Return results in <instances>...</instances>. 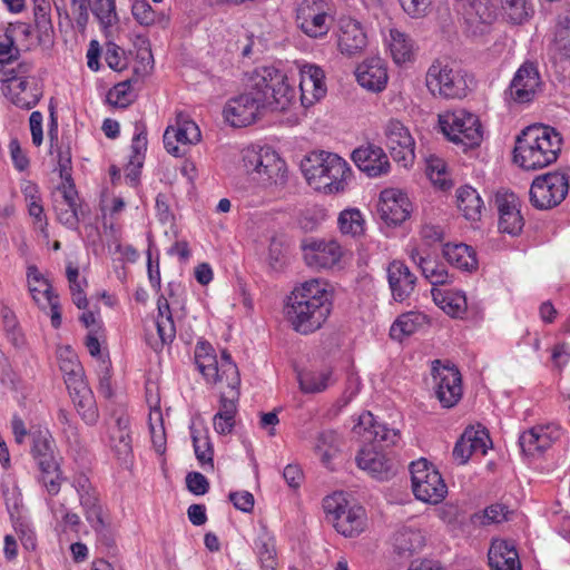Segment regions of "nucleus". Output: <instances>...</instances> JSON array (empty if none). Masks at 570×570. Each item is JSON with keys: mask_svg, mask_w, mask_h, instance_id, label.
Segmentation results:
<instances>
[{"mask_svg": "<svg viewBox=\"0 0 570 570\" xmlns=\"http://www.w3.org/2000/svg\"><path fill=\"white\" fill-rule=\"evenodd\" d=\"M561 145V135L553 127L531 125L517 138L514 161L527 170L544 168L558 159Z\"/></svg>", "mask_w": 570, "mask_h": 570, "instance_id": "7ed1b4c3", "label": "nucleus"}, {"mask_svg": "<svg viewBox=\"0 0 570 570\" xmlns=\"http://www.w3.org/2000/svg\"><path fill=\"white\" fill-rule=\"evenodd\" d=\"M20 57V49L16 45L13 28H6L3 39L0 40V63L10 65Z\"/></svg>", "mask_w": 570, "mask_h": 570, "instance_id": "8fccbe9b", "label": "nucleus"}, {"mask_svg": "<svg viewBox=\"0 0 570 570\" xmlns=\"http://www.w3.org/2000/svg\"><path fill=\"white\" fill-rule=\"evenodd\" d=\"M384 144L394 161L407 168L415 159V141L407 127L397 119H390L384 126Z\"/></svg>", "mask_w": 570, "mask_h": 570, "instance_id": "9b49d317", "label": "nucleus"}, {"mask_svg": "<svg viewBox=\"0 0 570 570\" xmlns=\"http://www.w3.org/2000/svg\"><path fill=\"white\" fill-rule=\"evenodd\" d=\"M110 446L121 462H128L132 453L129 421L127 417H118L116 426L110 434Z\"/></svg>", "mask_w": 570, "mask_h": 570, "instance_id": "c85d7f7f", "label": "nucleus"}, {"mask_svg": "<svg viewBox=\"0 0 570 570\" xmlns=\"http://www.w3.org/2000/svg\"><path fill=\"white\" fill-rule=\"evenodd\" d=\"M511 542L505 540H494L488 552L489 566L491 570H501L500 564L507 558V552Z\"/></svg>", "mask_w": 570, "mask_h": 570, "instance_id": "4d7b16f0", "label": "nucleus"}, {"mask_svg": "<svg viewBox=\"0 0 570 570\" xmlns=\"http://www.w3.org/2000/svg\"><path fill=\"white\" fill-rule=\"evenodd\" d=\"M218 365L219 363L217 361L215 352L197 363V367L199 372L204 375L206 381L214 384L217 383Z\"/></svg>", "mask_w": 570, "mask_h": 570, "instance_id": "0e129e2a", "label": "nucleus"}, {"mask_svg": "<svg viewBox=\"0 0 570 570\" xmlns=\"http://www.w3.org/2000/svg\"><path fill=\"white\" fill-rule=\"evenodd\" d=\"M130 90V81H122L114 87V89L109 92V100L115 106L125 108L130 104V98H128Z\"/></svg>", "mask_w": 570, "mask_h": 570, "instance_id": "338daca9", "label": "nucleus"}, {"mask_svg": "<svg viewBox=\"0 0 570 570\" xmlns=\"http://www.w3.org/2000/svg\"><path fill=\"white\" fill-rule=\"evenodd\" d=\"M470 14H473L480 22L490 23L494 19V11L489 0H468Z\"/></svg>", "mask_w": 570, "mask_h": 570, "instance_id": "bf43d9fd", "label": "nucleus"}, {"mask_svg": "<svg viewBox=\"0 0 570 570\" xmlns=\"http://www.w3.org/2000/svg\"><path fill=\"white\" fill-rule=\"evenodd\" d=\"M176 141L183 145L196 144L200 140V130L196 122L188 119L177 118V127H174Z\"/></svg>", "mask_w": 570, "mask_h": 570, "instance_id": "c03bdc74", "label": "nucleus"}, {"mask_svg": "<svg viewBox=\"0 0 570 570\" xmlns=\"http://www.w3.org/2000/svg\"><path fill=\"white\" fill-rule=\"evenodd\" d=\"M353 432L371 443H377L382 446L395 445L400 440V431L389 429L385 424H381L374 420L371 412H364L358 416L357 424L354 425Z\"/></svg>", "mask_w": 570, "mask_h": 570, "instance_id": "aec40b11", "label": "nucleus"}, {"mask_svg": "<svg viewBox=\"0 0 570 570\" xmlns=\"http://www.w3.org/2000/svg\"><path fill=\"white\" fill-rule=\"evenodd\" d=\"M394 544L400 552H413L422 547L423 538L419 531L403 529L395 533Z\"/></svg>", "mask_w": 570, "mask_h": 570, "instance_id": "de8ad7c7", "label": "nucleus"}, {"mask_svg": "<svg viewBox=\"0 0 570 570\" xmlns=\"http://www.w3.org/2000/svg\"><path fill=\"white\" fill-rule=\"evenodd\" d=\"M306 264L315 268H332L343 256L341 245L334 240H311L303 245Z\"/></svg>", "mask_w": 570, "mask_h": 570, "instance_id": "f3484780", "label": "nucleus"}, {"mask_svg": "<svg viewBox=\"0 0 570 570\" xmlns=\"http://www.w3.org/2000/svg\"><path fill=\"white\" fill-rule=\"evenodd\" d=\"M158 315L156 320V328L160 338V345L171 343L176 336V327L169 303L165 296H159L157 301Z\"/></svg>", "mask_w": 570, "mask_h": 570, "instance_id": "7c9ffc66", "label": "nucleus"}, {"mask_svg": "<svg viewBox=\"0 0 570 570\" xmlns=\"http://www.w3.org/2000/svg\"><path fill=\"white\" fill-rule=\"evenodd\" d=\"M472 434V429H466L454 445L452 454L460 464H465L473 454V443H470Z\"/></svg>", "mask_w": 570, "mask_h": 570, "instance_id": "6e6d98bb", "label": "nucleus"}, {"mask_svg": "<svg viewBox=\"0 0 570 570\" xmlns=\"http://www.w3.org/2000/svg\"><path fill=\"white\" fill-rule=\"evenodd\" d=\"M440 127L449 140L466 148L479 146L483 139L481 122L472 112L458 109L439 117Z\"/></svg>", "mask_w": 570, "mask_h": 570, "instance_id": "0eeeda50", "label": "nucleus"}, {"mask_svg": "<svg viewBox=\"0 0 570 570\" xmlns=\"http://www.w3.org/2000/svg\"><path fill=\"white\" fill-rule=\"evenodd\" d=\"M30 453L38 468L47 466L53 469L56 464L61 462L56 441L47 428L38 426L30 432Z\"/></svg>", "mask_w": 570, "mask_h": 570, "instance_id": "a211bd4d", "label": "nucleus"}, {"mask_svg": "<svg viewBox=\"0 0 570 570\" xmlns=\"http://www.w3.org/2000/svg\"><path fill=\"white\" fill-rule=\"evenodd\" d=\"M456 204L466 219L475 220L480 217L483 202L474 188L470 186L459 188L456 191Z\"/></svg>", "mask_w": 570, "mask_h": 570, "instance_id": "2f4dec72", "label": "nucleus"}, {"mask_svg": "<svg viewBox=\"0 0 570 570\" xmlns=\"http://www.w3.org/2000/svg\"><path fill=\"white\" fill-rule=\"evenodd\" d=\"M441 308L452 317H462L466 312V297L460 292H446L440 301Z\"/></svg>", "mask_w": 570, "mask_h": 570, "instance_id": "37998d69", "label": "nucleus"}, {"mask_svg": "<svg viewBox=\"0 0 570 570\" xmlns=\"http://www.w3.org/2000/svg\"><path fill=\"white\" fill-rule=\"evenodd\" d=\"M435 395L443 407H453L462 397L461 374L455 366L441 365L435 360L432 366Z\"/></svg>", "mask_w": 570, "mask_h": 570, "instance_id": "ddd939ff", "label": "nucleus"}, {"mask_svg": "<svg viewBox=\"0 0 570 570\" xmlns=\"http://www.w3.org/2000/svg\"><path fill=\"white\" fill-rule=\"evenodd\" d=\"M338 227L342 234L357 237L363 235L365 220L357 208L344 209L340 213Z\"/></svg>", "mask_w": 570, "mask_h": 570, "instance_id": "e433bc0d", "label": "nucleus"}, {"mask_svg": "<svg viewBox=\"0 0 570 570\" xmlns=\"http://www.w3.org/2000/svg\"><path fill=\"white\" fill-rule=\"evenodd\" d=\"M124 50L114 42L106 45L105 60L107 65L116 71H120L126 68Z\"/></svg>", "mask_w": 570, "mask_h": 570, "instance_id": "e2e57ef3", "label": "nucleus"}, {"mask_svg": "<svg viewBox=\"0 0 570 570\" xmlns=\"http://www.w3.org/2000/svg\"><path fill=\"white\" fill-rule=\"evenodd\" d=\"M131 12L134 18L141 26H150L155 22V11L147 0H135Z\"/></svg>", "mask_w": 570, "mask_h": 570, "instance_id": "052dcab7", "label": "nucleus"}, {"mask_svg": "<svg viewBox=\"0 0 570 570\" xmlns=\"http://www.w3.org/2000/svg\"><path fill=\"white\" fill-rule=\"evenodd\" d=\"M425 82L433 96L445 99L463 98L469 89L466 73L441 61H435L430 66Z\"/></svg>", "mask_w": 570, "mask_h": 570, "instance_id": "6e6552de", "label": "nucleus"}, {"mask_svg": "<svg viewBox=\"0 0 570 570\" xmlns=\"http://www.w3.org/2000/svg\"><path fill=\"white\" fill-rule=\"evenodd\" d=\"M327 520L336 531L344 537L360 534L365 528V510L357 504H351L343 492H335L323 501Z\"/></svg>", "mask_w": 570, "mask_h": 570, "instance_id": "423d86ee", "label": "nucleus"}, {"mask_svg": "<svg viewBox=\"0 0 570 570\" xmlns=\"http://www.w3.org/2000/svg\"><path fill=\"white\" fill-rule=\"evenodd\" d=\"M303 174L315 190L335 194L344 190L351 174L347 163L336 154L312 153L302 163Z\"/></svg>", "mask_w": 570, "mask_h": 570, "instance_id": "20e7f679", "label": "nucleus"}, {"mask_svg": "<svg viewBox=\"0 0 570 570\" xmlns=\"http://www.w3.org/2000/svg\"><path fill=\"white\" fill-rule=\"evenodd\" d=\"M40 470V482L46 488L50 495H56L61 489L63 481L60 463L56 464L53 469L50 468H38Z\"/></svg>", "mask_w": 570, "mask_h": 570, "instance_id": "603ef678", "label": "nucleus"}, {"mask_svg": "<svg viewBox=\"0 0 570 570\" xmlns=\"http://www.w3.org/2000/svg\"><path fill=\"white\" fill-rule=\"evenodd\" d=\"M410 472L412 490L417 500L438 504L445 498L448 487L442 475L425 459L412 462Z\"/></svg>", "mask_w": 570, "mask_h": 570, "instance_id": "9d476101", "label": "nucleus"}, {"mask_svg": "<svg viewBox=\"0 0 570 570\" xmlns=\"http://www.w3.org/2000/svg\"><path fill=\"white\" fill-rule=\"evenodd\" d=\"M294 98L295 90L285 73L275 67H259L249 76L245 91L226 102L223 114L233 127H245L266 109L286 110Z\"/></svg>", "mask_w": 570, "mask_h": 570, "instance_id": "f257e3e1", "label": "nucleus"}, {"mask_svg": "<svg viewBox=\"0 0 570 570\" xmlns=\"http://www.w3.org/2000/svg\"><path fill=\"white\" fill-rule=\"evenodd\" d=\"M352 159L360 170L370 177H377L386 174L390 169V161L384 150L375 145L360 147L352 153Z\"/></svg>", "mask_w": 570, "mask_h": 570, "instance_id": "b1692460", "label": "nucleus"}, {"mask_svg": "<svg viewBox=\"0 0 570 570\" xmlns=\"http://www.w3.org/2000/svg\"><path fill=\"white\" fill-rule=\"evenodd\" d=\"M243 166L248 174L255 175L264 186L284 185L286 164L269 147H249L243 150Z\"/></svg>", "mask_w": 570, "mask_h": 570, "instance_id": "39448f33", "label": "nucleus"}, {"mask_svg": "<svg viewBox=\"0 0 570 570\" xmlns=\"http://www.w3.org/2000/svg\"><path fill=\"white\" fill-rule=\"evenodd\" d=\"M443 257L451 266L460 271L472 272L478 267L475 250L464 243L445 244Z\"/></svg>", "mask_w": 570, "mask_h": 570, "instance_id": "cd10ccee", "label": "nucleus"}, {"mask_svg": "<svg viewBox=\"0 0 570 570\" xmlns=\"http://www.w3.org/2000/svg\"><path fill=\"white\" fill-rule=\"evenodd\" d=\"M377 212L387 225H399L406 220L412 212V204L400 189H384L380 195Z\"/></svg>", "mask_w": 570, "mask_h": 570, "instance_id": "dca6fc26", "label": "nucleus"}, {"mask_svg": "<svg viewBox=\"0 0 570 570\" xmlns=\"http://www.w3.org/2000/svg\"><path fill=\"white\" fill-rule=\"evenodd\" d=\"M186 485L187 489L196 495H203L209 489V483L206 476L199 472H189L186 475Z\"/></svg>", "mask_w": 570, "mask_h": 570, "instance_id": "774afa93", "label": "nucleus"}, {"mask_svg": "<svg viewBox=\"0 0 570 570\" xmlns=\"http://www.w3.org/2000/svg\"><path fill=\"white\" fill-rule=\"evenodd\" d=\"M158 404L159 400L156 401L154 406L150 405L149 425L153 445L158 454H163L166 450V436L163 426L161 411Z\"/></svg>", "mask_w": 570, "mask_h": 570, "instance_id": "ea45409f", "label": "nucleus"}, {"mask_svg": "<svg viewBox=\"0 0 570 570\" xmlns=\"http://www.w3.org/2000/svg\"><path fill=\"white\" fill-rule=\"evenodd\" d=\"M426 173L433 184L439 185L442 189H448L451 187V184L445 178V164L442 159H429Z\"/></svg>", "mask_w": 570, "mask_h": 570, "instance_id": "5fc2aeb1", "label": "nucleus"}, {"mask_svg": "<svg viewBox=\"0 0 570 570\" xmlns=\"http://www.w3.org/2000/svg\"><path fill=\"white\" fill-rule=\"evenodd\" d=\"M389 47L391 56L397 65L410 61L413 56V41L406 33L397 29L390 30Z\"/></svg>", "mask_w": 570, "mask_h": 570, "instance_id": "473e14b6", "label": "nucleus"}, {"mask_svg": "<svg viewBox=\"0 0 570 570\" xmlns=\"http://www.w3.org/2000/svg\"><path fill=\"white\" fill-rule=\"evenodd\" d=\"M92 12L105 26H111L117 21L115 0H96Z\"/></svg>", "mask_w": 570, "mask_h": 570, "instance_id": "864d4df0", "label": "nucleus"}, {"mask_svg": "<svg viewBox=\"0 0 570 570\" xmlns=\"http://www.w3.org/2000/svg\"><path fill=\"white\" fill-rule=\"evenodd\" d=\"M71 397L82 420L87 424L96 423L98 419V411L90 389L82 391L79 394H75Z\"/></svg>", "mask_w": 570, "mask_h": 570, "instance_id": "a19ab883", "label": "nucleus"}, {"mask_svg": "<svg viewBox=\"0 0 570 570\" xmlns=\"http://www.w3.org/2000/svg\"><path fill=\"white\" fill-rule=\"evenodd\" d=\"M147 149V130L145 124L137 121L135 124V134L131 140V164L144 163L145 151Z\"/></svg>", "mask_w": 570, "mask_h": 570, "instance_id": "3c124183", "label": "nucleus"}, {"mask_svg": "<svg viewBox=\"0 0 570 570\" xmlns=\"http://www.w3.org/2000/svg\"><path fill=\"white\" fill-rule=\"evenodd\" d=\"M309 65H303L299 68V89H301V101L305 107L314 105L321 98H323L326 94V87L313 88L312 86V77Z\"/></svg>", "mask_w": 570, "mask_h": 570, "instance_id": "72a5a7b5", "label": "nucleus"}, {"mask_svg": "<svg viewBox=\"0 0 570 570\" xmlns=\"http://www.w3.org/2000/svg\"><path fill=\"white\" fill-rule=\"evenodd\" d=\"M387 279L396 302L407 299L415 289L416 276L403 262L394 261L389 265Z\"/></svg>", "mask_w": 570, "mask_h": 570, "instance_id": "393cba45", "label": "nucleus"}, {"mask_svg": "<svg viewBox=\"0 0 570 570\" xmlns=\"http://www.w3.org/2000/svg\"><path fill=\"white\" fill-rule=\"evenodd\" d=\"M3 90L10 101L22 109L33 108L42 97L37 82L24 77H8Z\"/></svg>", "mask_w": 570, "mask_h": 570, "instance_id": "412c9836", "label": "nucleus"}, {"mask_svg": "<svg viewBox=\"0 0 570 570\" xmlns=\"http://www.w3.org/2000/svg\"><path fill=\"white\" fill-rule=\"evenodd\" d=\"M340 443L335 431H323L317 435L314 450L324 465H330L333 456L338 452Z\"/></svg>", "mask_w": 570, "mask_h": 570, "instance_id": "f704fd0d", "label": "nucleus"}, {"mask_svg": "<svg viewBox=\"0 0 570 570\" xmlns=\"http://www.w3.org/2000/svg\"><path fill=\"white\" fill-rule=\"evenodd\" d=\"M554 47L561 60L570 63V31L566 29H556Z\"/></svg>", "mask_w": 570, "mask_h": 570, "instance_id": "69168bd1", "label": "nucleus"}, {"mask_svg": "<svg viewBox=\"0 0 570 570\" xmlns=\"http://www.w3.org/2000/svg\"><path fill=\"white\" fill-rule=\"evenodd\" d=\"M218 382H225L230 389L229 394H233V397H238L240 377L238 368L234 362L226 361L225 363H219L217 383Z\"/></svg>", "mask_w": 570, "mask_h": 570, "instance_id": "09e8293b", "label": "nucleus"}, {"mask_svg": "<svg viewBox=\"0 0 570 570\" xmlns=\"http://www.w3.org/2000/svg\"><path fill=\"white\" fill-rule=\"evenodd\" d=\"M559 436L560 430L556 425H535L520 435L519 445L524 454L534 455L549 449Z\"/></svg>", "mask_w": 570, "mask_h": 570, "instance_id": "5701e85b", "label": "nucleus"}, {"mask_svg": "<svg viewBox=\"0 0 570 570\" xmlns=\"http://www.w3.org/2000/svg\"><path fill=\"white\" fill-rule=\"evenodd\" d=\"M428 324V318L422 313L409 312L399 316L390 328L393 340L402 341L405 336L416 333Z\"/></svg>", "mask_w": 570, "mask_h": 570, "instance_id": "c756f323", "label": "nucleus"}, {"mask_svg": "<svg viewBox=\"0 0 570 570\" xmlns=\"http://www.w3.org/2000/svg\"><path fill=\"white\" fill-rule=\"evenodd\" d=\"M501 4L508 19L514 24L522 23L530 16L531 6L528 0H501Z\"/></svg>", "mask_w": 570, "mask_h": 570, "instance_id": "49530a36", "label": "nucleus"}, {"mask_svg": "<svg viewBox=\"0 0 570 570\" xmlns=\"http://www.w3.org/2000/svg\"><path fill=\"white\" fill-rule=\"evenodd\" d=\"M35 26L39 33V39L48 38L53 32V26L50 17V3L46 0L36 2L33 8Z\"/></svg>", "mask_w": 570, "mask_h": 570, "instance_id": "79ce46f5", "label": "nucleus"}, {"mask_svg": "<svg viewBox=\"0 0 570 570\" xmlns=\"http://www.w3.org/2000/svg\"><path fill=\"white\" fill-rule=\"evenodd\" d=\"M296 22L311 38L325 36L331 22L327 4L323 0H303L296 10Z\"/></svg>", "mask_w": 570, "mask_h": 570, "instance_id": "f8f14e48", "label": "nucleus"}, {"mask_svg": "<svg viewBox=\"0 0 570 570\" xmlns=\"http://www.w3.org/2000/svg\"><path fill=\"white\" fill-rule=\"evenodd\" d=\"M360 469L367 471L373 478L387 480L396 473L395 462L376 450L374 444L363 446L356 458Z\"/></svg>", "mask_w": 570, "mask_h": 570, "instance_id": "6ab92c4d", "label": "nucleus"}, {"mask_svg": "<svg viewBox=\"0 0 570 570\" xmlns=\"http://www.w3.org/2000/svg\"><path fill=\"white\" fill-rule=\"evenodd\" d=\"M541 85L538 68L532 62H524L517 70L508 90L507 99L515 104H528L533 100Z\"/></svg>", "mask_w": 570, "mask_h": 570, "instance_id": "4468645a", "label": "nucleus"}, {"mask_svg": "<svg viewBox=\"0 0 570 570\" xmlns=\"http://www.w3.org/2000/svg\"><path fill=\"white\" fill-rule=\"evenodd\" d=\"M494 203L499 213V230L517 236L524 226L520 213V200L514 193L500 190L495 194Z\"/></svg>", "mask_w": 570, "mask_h": 570, "instance_id": "2eb2a0df", "label": "nucleus"}, {"mask_svg": "<svg viewBox=\"0 0 570 570\" xmlns=\"http://www.w3.org/2000/svg\"><path fill=\"white\" fill-rule=\"evenodd\" d=\"M330 297L318 279H311L295 287L284 306L285 317L293 330L303 335L320 330L331 313Z\"/></svg>", "mask_w": 570, "mask_h": 570, "instance_id": "f03ea898", "label": "nucleus"}, {"mask_svg": "<svg viewBox=\"0 0 570 570\" xmlns=\"http://www.w3.org/2000/svg\"><path fill=\"white\" fill-rule=\"evenodd\" d=\"M193 445L197 460L202 465L210 464L213 468V449L207 436L198 438L193 433Z\"/></svg>", "mask_w": 570, "mask_h": 570, "instance_id": "13d9d810", "label": "nucleus"}, {"mask_svg": "<svg viewBox=\"0 0 570 570\" xmlns=\"http://www.w3.org/2000/svg\"><path fill=\"white\" fill-rule=\"evenodd\" d=\"M330 370L307 371L298 374L301 390L305 393H318L324 391L331 381Z\"/></svg>", "mask_w": 570, "mask_h": 570, "instance_id": "c9c22d12", "label": "nucleus"}, {"mask_svg": "<svg viewBox=\"0 0 570 570\" xmlns=\"http://www.w3.org/2000/svg\"><path fill=\"white\" fill-rule=\"evenodd\" d=\"M60 198L55 200V212L58 220L66 227L76 229L85 216L82 205L78 204V193L75 185H63L59 188Z\"/></svg>", "mask_w": 570, "mask_h": 570, "instance_id": "4be33fe9", "label": "nucleus"}, {"mask_svg": "<svg viewBox=\"0 0 570 570\" xmlns=\"http://www.w3.org/2000/svg\"><path fill=\"white\" fill-rule=\"evenodd\" d=\"M355 76L362 87L374 92L382 91L389 79L385 62L380 57H372L360 63Z\"/></svg>", "mask_w": 570, "mask_h": 570, "instance_id": "bb28decb", "label": "nucleus"}, {"mask_svg": "<svg viewBox=\"0 0 570 570\" xmlns=\"http://www.w3.org/2000/svg\"><path fill=\"white\" fill-rule=\"evenodd\" d=\"M337 46L341 53L347 57L363 52L367 37L361 23L352 19L341 20Z\"/></svg>", "mask_w": 570, "mask_h": 570, "instance_id": "a878e982", "label": "nucleus"}, {"mask_svg": "<svg viewBox=\"0 0 570 570\" xmlns=\"http://www.w3.org/2000/svg\"><path fill=\"white\" fill-rule=\"evenodd\" d=\"M512 514L513 511L509 510L508 507L495 503L485 508L482 512L474 513L471 520L475 525H489L509 521Z\"/></svg>", "mask_w": 570, "mask_h": 570, "instance_id": "58836bf2", "label": "nucleus"}, {"mask_svg": "<svg viewBox=\"0 0 570 570\" xmlns=\"http://www.w3.org/2000/svg\"><path fill=\"white\" fill-rule=\"evenodd\" d=\"M80 504L82 505L87 521L95 530L104 527L101 517V507L98 503V495L95 489L79 493Z\"/></svg>", "mask_w": 570, "mask_h": 570, "instance_id": "4c0bfd02", "label": "nucleus"}, {"mask_svg": "<svg viewBox=\"0 0 570 570\" xmlns=\"http://www.w3.org/2000/svg\"><path fill=\"white\" fill-rule=\"evenodd\" d=\"M419 267L421 268L423 276L432 285H442L448 282V272L443 265L425 257H420Z\"/></svg>", "mask_w": 570, "mask_h": 570, "instance_id": "a18cd8bd", "label": "nucleus"}, {"mask_svg": "<svg viewBox=\"0 0 570 570\" xmlns=\"http://www.w3.org/2000/svg\"><path fill=\"white\" fill-rule=\"evenodd\" d=\"M1 318H2L3 328L8 335V338L16 346H18L21 343V336L18 332V322H17L14 313L10 308L3 307L1 309Z\"/></svg>", "mask_w": 570, "mask_h": 570, "instance_id": "680f3d73", "label": "nucleus"}, {"mask_svg": "<svg viewBox=\"0 0 570 570\" xmlns=\"http://www.w3.org/2000/svg\"><path fill=\"white\" fill-rule=\"evenodd\" d=\"M569 193V178L564 173L551 171L535 177L529 196L531 205L539 210L559 206Z\"/></svg>", "mask_w": 570, "mask_h": 570, "instance_id": "1a4fd4ad", "label": "nucleus"}]
</instances>
